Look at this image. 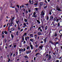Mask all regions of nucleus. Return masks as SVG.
Masks as SVG:
<instances>
[{"instance_id": "nucleus-58", "label": "nucleus", "mask_w": 62, "mask_h": 62, "mask_svg": "<svg viewBox=\"0 0 62 62\" xmlns=\"http://www.w3.org/2000/svg\"><path fill=\"white\" fill-rule=\"evenodd\" d=\"M2 38H3L4 37V35L2 34Z\"/></svg>"}, {"instance_id": "nucleus-36", "label": "nucleus", "mask_w": 62, "mask_h": 62, "mask_svg": "<svg viewBox=\"0 0 62 62\" xmlns=\"http://www.w3.org/2000/svg\"><path fill=\"white\" fill-rule=\"evenodd\" d=\"M27 36L25 38V40H26V41H27Z\"/></svg>"}, {"instance_id": "nucleus-15", "label": "nucleus", "mask_w": 62, "mask_h": 62, "mask_svg": "<svg viewBox=\"0 0 62 62\" xmlns=\"http://www.w3.org/2000/svg\"><path fill=\"white\" fill-rule=\"evenodd\" d=\"M38 35L39 36H40L41 35V32H39L38 33Z\"/></svg>"}, {"instance_id": "nucleus-39", "label": "nucleus", "mask_w": 62, "mask_h": 62, "mask_svg": "<svg viewBox=\"0 0 62 62\" xmlns=\"http://www.w3.org/2000/svg\"><path fill=\"white\" fill-rule=\"evenodd\" d=\"M38 54H39V53H37L35 55H38Z\"/></svg>"}, {"instance_id": "nucleus-32", "label": "nucleus", "mask_w": 62, "mask_h": 62, "mask_svg": "<svg viewBox=\"0 0 62 62\" xmlns=\"http://www.w3.org/2000/svg\"><path fill=\"white\" fill-rule=\"evenodd\" d=\"M9 61H10V58H8V62H9Z\"/></svg>"}, {"instance_id": "nucleus-19", "label": "nucleus", "mask_w": 62, "mask_h": 62, "mask_svg": "<svg viewBox=\"0 0 62 62\" xmlns=\"http://www.w3.org/2000/svg\"><path fill=\"white\" fill-rule=\"evenodd\" d=\"M30 36L33 38V34H30Z\"/></svg>"}, {"instance_id": "nucleus-31", "label": "nucleus", "mask_w": 62, "mask_h": 62, "mask_svg": "<svg viewBox=\"0 0 62 62\" xmlns=\"http://www.w3.org/2000/svg\"><path fill=\"white\" fill-rule=\"evenodd\" d=\"M14 30V28H12L11 29V31H13Z\"/></svg>"}, {"instance_id": "nucleus-22", "label": "nucleus", "mask_w": 62, "mask_h": 62, "mask_svg": "<svg viewBox=\"0 0 62 62\" xmlns=\"http://www.w3.org/2000/svg\"><path fill=\"white\" fill-rule=\"evenodd\" d=\"M17 27H18V30H20V27H19V25H18Z\"/></svg>"}, {"instance_id": "nucleus-33", "label": "nucleus", "mask_w": 62, "mask_h": 62, "mask_svg": "<svg viewBox=\"0 0 62 62\" xmlns=\"http://www.w3.org/2000/svg\"><path fill=\"white\" fill-rule=\"evenodd\" d=\"M29 46H27V50H28L29 49Z\"/></svg>"}, {"instance_id": "nucleus-24", "label": "nucleus", "mask_w": 62, "mask_h": 62, "mask_svg": "<svg viewBox=\"0 0 62 62\" xmlns=\"http://www.w3.org/2000/svg\"><path fill=\"white\" fill-rule=\"evenodd\" d=\"M26 53L27 54H28L29 53V51H27L26 52Z\"/></svg>"}, {"instance_id": "nucleus-61", "label": "nucleus", "mask_w": 62, "mask_h": 62, "mask_svg": "<svg viewBox=\"0 0 62 62\" xmlns=\"http://www.w3.org/2000/svg\"><path fill=\"white\" fill-rule=\"evenodd\" d=\"M57 36V34H56V33H55L54 36Z\"/></svg>"}, {"instance_id": "nucleus-13", "label": "nucleus", "mask_w": 62, "mask_h": 62, "mask_svg": "<svg viewBox=\"0 0 62 62\" xmlns=\"http://www.w3.org/2000/svg\"><path fill=\"white\" fill-rule=\"evenodd\" d=\"M24 57L25 58H27V59H28V56H27V55H25L24 56Z\"/></svg>"}, {"instance_id": "nucleus-27", "label": "nucleus", "mask_w": 62, "mask_h": 62, "mask_svg": "<svg viewBox=\"0 0 62 62\" xmlns=\"http://www.w3.org/2000/svg\"><path fill=\"white\" fill-rule=\"evenodd\" d=\"M47 26H46L45 28V30H47Z\"/></svg>"}, {"instance_id": "nucleus-50", "label": "nucleus", "mask_w": 62, "mask_h": 62, "mask_svg": "<svg viewBox=\"0 0 62 62\" xmlns=\"http://www.w3.org/2000/svg\"><path fill=\"white\" fill-rule=\"evenodd\" d=\"M14 48H15V47H16V45H14Z\"/></svg>"}, {"instance_id": "nucleus-16", "label": "nucleus", "mask_w": 62, "mask_h": 62, "mask_svg": "<svg viewBox=\"0 0 62 62\" xmlns=\"http://www.w3.org/2000/svg\"><path fill=\"white\" fill-rule=\"evenodd\" d=\"M57 44H59V43L58 42H55V44L54 45L55 46H56V45Z\"/></svg>"}, {"instance_id": "nucleus-51", "label": "nucleus", "mask_w": 62, "mask_h": 62, "mask_svg": "<svg viewBox=\"0 0 62 62\" xmlns=\"http://www.w3.org/2000/svg\"><path fill=\"white\" fill-rule=\"evenodd\" d=\"M59 60H56V62H59Z\"/></svg>"}, {"instance_id": "nucleus-9", "label": "nucleus", "mask_w": 62, "mask_h": 62, "mask_svg": "<svg viewBox=\"0 0 62 62\" xmlns=\"http://www.w3.org/2000/svg\"><path fill=\"white\" fill-rule=\"evenodd\" d=\"M59 32L60 34H62V30H60L59 31Z\"/></svg>"}, {"instance_id": "nucleus-54", "label": "nucleus", "mask_w": 62, "mask_h": 62, "mask_svg": "<svg viewBox=\"0 0 62 62\" xmlns=\"http://www.w3.org/2000/svg\"><path fill=\"white\" fill-rule=\"evenodd\" d=\"M40 32H42V29H40Z\"/></svg>"}, {"instance_id": "nucleus-17", "label": "nucleus", "mask_w": 62, "mask_h": 62, "mask_svg": "<svg viewBox=\"0 0 62 62\" xmlns=\"http://www.w3.org/2000/svg\"><path fill=\"white\" fill-rule=\"evenodd\" d=\"M4 33L6 34V35H7L8 34V32L7 31H4Z\"/></svg>"}, {"instance_id": "nucleus-30", "label": "nucleus", "mask_w": 62, "mask_h": 62, "mask_svg": "<svg viewBox=\"0 0 62 62\" xmlns=\"http://www.w3.org/2000/svg\"><path fill=\"white\" fill-rule=\"evenodd\" d=\"M52 53V50H50L49 51V54H50V53Z\"/></svg>"}, {"instance_id": "nucleus-53", "label": "nucleus", "mask_w": 62, "mask_h": 62, "mask_svg": "<svg viewBox=\"0 0 62 62\" xmlns=\"http://www.w3.org/2000/svg\"><path fill=\"white\" fill-rule=\"evenodd\" d=\"M48 56V54H47L46 55V57H47Z\"/></svg>"}, {"instance_id": "nucleus-44", "label": "nucleus", "mask_w": 62, "mask_h": 62, "mask_svg": "<svg viewBox=\"0 0 62 62\" xmlns=\"http://www.w3.org/2000/svg\"><path fill=\"white\" fill-rule=\"evenodd\" d=\"M33 16H34V17H35V18H36L37 17V16H36V15H33Z\"/></svg>"}, {"instance_id": "nucleus-2", "label": "nucleus", "mask_w": 62, "mask_h": 62, "mask_svg": "<svg viewBox=\"0 0 62 62\" xmlns=\"http://www.w3.org/2000/svg\"><path fill=\"white\" fill-rule=\"evenodd\" d=\"M56 10H58V11H61L60 8H59L57 5L56 6Z\"/></svg>"}, {"instance_id": "nucleus-52", "label": "nucleus", "mask_w": 62, "mask_h": 62, "mask_svg": "<svg viewBox=\"0 0 62 62\" xmlns=\"http://www.w3.org/2000/svg\"><path fill=\"white\" fill-rule=\"evenodd\" d=\"M9 46L10 48H11V46H12V44H11Z\"/></svg>"}, {"instance_id": "nucleus-8", "label": "nucleus", "mask_w": 62, "mask_h": 62, "mask_svg": "<svg viewBox=\"0 0 62 62\" xmlns=\"http://www.w3.org/2000/svg\"><path fill=\"white\" fill-rule=\"evenodd\" d=\"M13 24V21H11V23H10V26H12V24Z\"/></svg>"}, {"instance_id": "nucleus-18", "label": "nucleus", "mask_w": 62, "mask_h": 62, "mask_svg": "<svg viewBox=\"0 0 62 62\" xmlns=\"http://www.w3.org/2000/svg\"><path fill=\"white\" fill-rule=\"evenodd\" d=\"M36 21L38 22V23H39V24H40V22L39 20H37Z\"/></svg>"}, {"instance_id": "nucleus-62", "label": "nucleus", "mask_w": 62, "mask_h": 62, "mask_svg": "<svg viewBox=\"0 0 62 62\" xmlns=\"http://www.w3.org/2000/svg\"><path fill=\"white\" fill-rule=\"evenodd\" d=\"M11 22H13V17L12 18V19H11Z\"/></svg>"}, {"instance_id": "nucleus-10", "label": "nucleus", "mask_w": 62, "mask_h": 62, "mask_svg": "<svg viewBox=\"0 0 62 62\" xmlns=\"http://www.w3.org/2000/svg\"><path fill=\"white\" fill-rule=\"evenodd\" d=\"M39 4L40 5V6H42L43 5V3L42 2H40L39 3Z\"/></svg>"}, {"instance_id": "nucleus-49", "label": "nucleus", "mask_w": 62, "mask_h": 62, "mask_svg": "<svg viewBox=\"0 0 62 62\" xmlns=\"http://www.w3.org/2000/svg\"><path fill=\"white\" fill-rule=\"evenodd\" d=\"M35 9H36V11H38V8H36Z\"/></svg>"}, {"instance_id": "nucleus-14", "label": "nucleus", "mask_w": 62, "mask_h": 62, "mask_svg": "<svg viewBox=\"0 0 62 62\" xmlns=\"http://www.w3.org/2000/svg\"><path fill=\"white\" fill-rule=\"evenodd\" d=\"M34 0H32L31 1V2H30V3H31V5H32V4L33 5V1H34Z\"/></svg>"}, {"instance_id": "nucleus-64", "label": "nucleus", "mask_w": 62, "mask_h": 62, "mask_svg": "<svg viewBox=\"0 0 62 62\" xmlns=\"http://www.w3.org/2000/svg\"><path fill=\"white\" fill-rule=\"evenodd\" d=\"M22 40H23V41L24 40V37H23L22 38Z\"/></svg>"}, {"instance_id": "nucleus-12", "label": "nucleus", "mask_w": 62, "mask_h": 62, "mask_svg": "<svg viewBox=\"0 0 62 62\" xmlns=\"http://www.w3.org/2000/svg\"><path fill=\"white\" fill-rule=\"evenodd\" d=\"M38 2L37 1L36 3L34 4V6H35V5L36 6H37V5H38Z\"/></svg>"}, {"instance_id": "nucleus-55", "label": "nucleus", "mask_w": 62, "mask_h": 62, "mask_svg": "<svg viewBox=\"0 0 62 62\" xmlns=\"http://www.w3.org/2000/svg\"><path fill=\"white\" fill-rule=\"evenodd\" d=\"M62 34H61V35H60V38H61V37H62Z\"/></svg>"}, {"instance_id": "nucleus-60", "label": "nucleus", "mask_w": 62, "mask_h": 62, "mask_svg": "<svg viewBox=\"0 0 62 62\" xmlns=\"http://www.w3.org/2000/svg\"><path fill=\"white\" fill-rule=\"evenodd\" d=\"M53 54H54V55H55V53H53Z\"/></svg>"}, {"instance_id": "nucleus-29", "label": "nucleus", "mask_w": 62, "mask_h": 62, "mask_svg": "<svg viewBox=\"0 0 62 62\" xmlns=\"http://www.w3.org/2000/svg\"><path fill=\"white\" fill-rule=\"evenodd\" d=\"M18 32H19V31H18L16 32V35L17 36H18Z\"/></svg>"}, {"instance_id": "nucleus-45", "label": "nucleus", "mask_w": 62, "mask_h": 62, "mask_svg": "<svg viewBox=\"0 0 62 62\" xmlns=\"http://www.w3.org/2000/svg\"><path fill=\"white\" fill-rule=\"evenodd\" d=\"M4 40H5V42H7V39H4Z\"/></svg>"}, {"instance_id": "nucleus-57", "label": "nucleus", "mask_w": 62, "mask_h": 62, "mask_svg": "<svg viewBox=\"0 0 62 62\" xmlns=\"http://www.w3.org/2000/svg\"><path fill=\"white\" fill-rule=\"evenodd\" d=\"M23 51H24V52H25V48H23Z\"/></svg>"}, {"instance_id": "nucleus-40", "label": "nucleus", "mask_w": 62, "mask_h": 62, "mask_svg": "<svg viewBox=\"0 0 62 62\" xmlns=\"http://www.w3.org/2000/svg\"><path fill=\"white\" fill-rule=\"evenodd\" d=\"M36 12H34V13H33V15H36Z\"/></svg>"}, {"instance_id": "nucleus-42", "label": "nucleus", "mask_w": 62, "mask_h": 62, "mask_svg": "<svg viewBox=\"0 0 62 62\" xmlns=\"http://www.w3.org/2000/svg\"><path fill=\"white\" fill-rule=\"evenodd\" d=\"M42 27L43 29H43H44V26H42Z\"/></svg>"}, {"instance_id": "nucleus-34", "label": "nucleus", "mask_w": 62, "mask_h": 62, "mask_svg": "<svg viewBox=\"0 0 62 62\" xmlns=\"http://www.w3.org/2000/svg\"><path fill=\"white\" fill-rule=\"evenodd\" d=\"M24 21H25V22H27V21L26 19H25Z\"/></svg>"}, {"instance_id": "nucleus-26", "label": "nucleus", "mask_w": 62, "mask_h": 62, "mask_svg": "<svg viewBox=\"0 0 62 62\" xmlns=\"http://www.w3.org/2000/svg\"><path fill=\"white\" fill-rule=\"evenodd\" d=\"M46 20H49V16H47V17L46 18Z\"/></svg>"}, {"instance_id": "nucleus-7", "label": "nucleus", "mask_w": 62, "mask_h": 62, "mask_svg": "<svg viewBox=\"0 0 62 62\" xmlns=\"http://www.w3.org/2000/svg\"><path fill=\"white\" fill-rule=\"evenodd\" d=\"M57 20V17H55L53 19V20L54 21V22H55V21H56Z\"/></svg>"}, {"instance_id": "nucleus-48", "label": "nucleus", "mask_w": 62, "mask_h": 62, "mask_svg": "<svg viewBox=\"0 0 62 62\" xmlns=\"http://www.w3.org/2000/svg\"><path fill=\"white\" fill-rule=\"evenodd\" d=\"M41 28V27H39V28L38 29V30H39V29H40Z\"/></svg>"}, {"instance_id": "nucleus-11", "label": "nucleus", "mask_w": 62, "mask_h": 62, "mask_svg": "<svg viewBox=\"0 0 62 62\" xmlns=\"http://www.w3.org/2000/svg\"><path fill=\"white\" fill-rule=\"evenodd\" d=\"M13 54V53H11L10 52L9 53V55H10V56L11 57V56Z\"/></svg>"}, {"instance_id": "nucleus-4", "label": "nucleus", "mask_w": 62, "mask_h": 62, "mask_svg": "<svg viewBox=\"0 0 62 62\" xmlns=\"http://www.w3.org/2000/svg\"><path fill=\"white\" fill-rule=\"evenodd\" d=\"M50 19L49 20V21H51L52 20H53V19H54V17L53 16H51L50 17Z\"/></svg>"}, {"instance_id": "nucleus-20", "label": "nucleus", "mask_w": 62, "mask_h": 62, "mask_svg": "<svg viewBox=\"0 0 62 62\" xmlns=\"http://www.w3.org/2000/svg\"><path fill=\"white\" fill-rule=\"evenodd\" d=\"M47 40L45 39H44V43H46V41Z\"/></svg>"}, {"instance_id": "nucleus-38", "label": "nucleus", "mask_w": 62, "mask_h": 62, "mask_svg": "<svg viewBox=\"0 0 62 62\" xmlns=\"http://www.w3.org/2000/svg\"><path fill=\"white\" fill-rule=\"evenodd\" d=\"M11 37L12 38H13L14 37L13 35H12V34H11Z\"/></svg>"}, {"instance_id": "nucleus-23", "label": "nucleus", "mask_w": 62, "mask_h": 62, "mask_svg": "<svg viewBox=\"0 0 62 62\" xmlns=\"http://www.w3.org/2000/svg\"><path fill=\"white\" fill-rule=\"evenodd\" d=\"M23 25H24L26 27H27V25H26V23H24Z\"/></svg>"}, {"instance_id": "nucleus-37", "label": "nucleus", "mask_w": 62, "mask_h": 62, "mask_svg": "<svg viewBox=\"0 0 62 62\" xmlns=\"http://www.w3.org/2000/svg\"><path fill=\"white\" fill-rule=\"evenodd\" d=\"M54 23V22H52V23L51 24V25H52Z\"/></svg>"}, {"instance_id": "nucleus-43", "label": "nucleus", "mask_w": 62, "mask_h": 62, "mask_svg": "<svg viewBox=\"0 0 62 62\" xmlns=\"http://www.w3.org/2000/svg\"><path fill=\"white\" fill-rule=\"evenodd\" d=\"M16 6L18 8H20V7H19V6L18 5H17Z\"/></svg>"}, {"instance_id": "nucleus-25", "label": "nucleus", "mask_w": 62, "mask_h": 62, "mask_svg": "<svg viewBox=\"0 0 62 62\" xmlns=\"http://www.w3.org/2000/svg\"><path fill=\"white\" fill-rule=\"evenodd\" d=\"M58 26L59 27H60V23H59L58 24Z\"/></svg>"}, {"instance_id": "nucleus-35", "label": "nucleus", "mask_w": 62, "mask_h": 62, "mask_svg": "<svg viewBox=\"0 0 62 62\" xmlns=\"http://www.w3.org/2000/svg\"><path fill=\"white\" fill-rule=\"evenodd\" d=\"M58 19L59 20H60H60H61V18L60 17H59Z\"/></svg>"}, {"instance_id": "nucleus-59", "label": "nucleus", "mask_w": 62, "mask_h": 62, "mask_svg": "<svg viewBox=\"0 0 62 62\" xmlns=\"http://www.w3.org/2000/svg\"><path fill=\"white\" fill-rule=\"evenodd\" d=\"M36 57H34V60H36Z\"/></svg>"}, {"instance_id": "nucleus-1", "label": "nucleus", "mask_w": 62, "mask_h": 62, "mask_svg": "<svg viewBox=\"0 0 62 62\" xmlns=\"http://www.w3.org/2000/svg\"><path fill=\"white\" fill-rule=\"evenodd\" d=\"M44 15H45V11L43 10L41 12V14H40V17L41 18H44Z\"/></svg>"}, {"instance_id": "nucleus-63", "label": "nucleus", "mask_w": 62, "mask_h": 62, "mask_svg": "<svg viewBox=\"0 0 62 62\" xmlns=\"http://www.w3.org/2000/svg\"><path fill=\"white\" fill-rule=\"evenodd\" d=\"M4 31H3L2 32V35L4 34Z\"/></svg>"}, {"instance_id": "nucleus-21", "label": "nucleus", "mask_w": 62, "mask_h": 62, "mask_svg": "<svg viewBox=\"0 0 62 62\" xmlns=\"http://www.w3.org/2000/svg\"><path fill=\"white\" fill-rule=\"evenodd\" d=\"M30 47L31 48V50H33V45L31 46H30Z\"/></svg>"}, {"instance_id": "nucleus-5", "label": "nucleus", "mask_w": 62, "mask_h": 62, "mask_svg": "<svg viewBox=\"0 0 62 62\" xmlns=\"http://www.w3.org/2000/svg\"><path fill=\"white\" fill-rule=\"evenodd\" d=\"M19 52H23V49L22 48H21L19 49Z\"/></svg>"}, {"instance_id": "nucleus-46", "label": "nucleus", "mask_w": 62, "mask_h": 62, "mask_svg": "<svg viewBox=\"0 0 62 62\" xmlns=\"http://www.w3.org/2000/svg\"><path fill=\"white\" fill-rule=\"evenodd\" d=\"M16 55H17L18 54V52H16Z\"/></svg>"}, {"instance_id": "nucleus-28", "label": "nucleus", "mask_w": 62, "mask_h": 62, "mask_svg": "<svg viewBox=\"0 0 62 62\" xmlns=\"http://www.w3.org/2000/svg\"><path fill=\"white\" fill-rule=\"evenodd\" d=\"M47 8V6H44V8Z\"/></svg>"}, {"instance_id": "nucleus-56", "label": "nucleus", "mask_w": 62, "mask_h": 62, "mask_svg": "<svg viewBox=\"0 0 62 62\" xmlns=\"http://www.w3.org/2000/svg\"><path fill=\"white\" fill-rule=\"evenodd\" d=\"M45 2L46 4H47V1H46V0H45Z\"/></svg>"}, {"instance_id": "nucleus-41", "label": "nucleus", "mask_w": 62, "mask_h": 62, "mask_svg": "<svg viewBox=\"0 0 62 62\" xmlns=\"http://www.w3.org/2000/svg\"><path fill=\"white\" fill-rule=\"evenodd\" d=\"M35 47L36 48H38V45L37 44L35 46Z\"/></svg>"}, {"instance_id": "nucleus-47", "label": "nucleus", "mask_w": 62, "mask_h": 62, "mask_svg": "<svg viewBox=\"0 0 62 62\" xmlns=\"http://www.w3.org/2000/svg\"><path fill=\"white\" fill-rule=\"evenodd\" d=\"M9 27H10V26H9L8 27V30H10V29H9Z\"/></svg>"}, {"instance_id": "nucleus-6", "label": "nucleus", "mask_w": 62, "mask_h": 62, "mask_svg": "<svg viewBox=\"0 0 62 62\" xmlns=\"http://www.w3.org/2000/svg\"><path fill=\"white\" fill-rule=\"evenodd\" d=\"M43 47V46L42 45L39 46V48H40L41 50H42V48Z\"/></svg>"}, {"instance_id": "nucleus-3", "label": "nucleus", "mask_w": 62, "mask_h": 62, "mask_svg": "<svg viewBox=\"0 0 62 62\" xmlns=\"http://www.w3.org/2000/svg\"><path fill=\"white\" fill-rule=\"evenodd\" d=\"M48 56V60H50L52 58V57H51V55L50 54H49Z\"/></svg>"}]
</instances>
